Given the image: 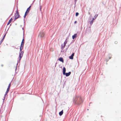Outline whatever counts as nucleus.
<instances>
[{"label": "nucleus", "mask_w": 121, "mask_h": 121, "mask_svg": "<svg viewBox=\"0 0 121 121\" xmlns=\"http://www.w3.org/2000/svg\"><path fill=\"white\" fill-rule=\"evenodd\" d=\"M83 100L84 99L81 97L77 96L74 99V102L76 104L80 105L82 103Z\"/></svg>", "instance_id": "obj_1"}, {"label": "nucleus", "mask_w": 121, "mask_h": 121, "mask_svg": "<svg viewBox=\"0 0 121 121\" xmlns=\"http://www.w3.org/2000/svg\"><path fill=\"white\" fill-rule=\"evenodd\" d=\"M20 17V15L19 14V13L17 11L15 15V18L14 20H15L19 18Z\"/></svg>", "instance_id": "obj_2"}, {"label": "nucleus", "mask_w": 121, "mask_h": 121, "mask_svg": "<svg viewBox=\"0 0 121 121\" xmlns=\"http://www.w3.org/2000/svg\"><path fill=\"white\" fill-rule=\"evenodd\" d=\"M24 53V52L23 51H21L19 55V57L20 58L19 60H20L21 58L23 56V54Z\"/></svg>", "instance_id": "obj_3"}, {"label": "nucleus", "mask_w": 121, "mask_h": 121, "mask_svg": "<svg viewBox=\"0 0 121 121\" xmlns=\"http://www.w3.org/2000/svg\"><path fill=\"white\" fill-rule=\"evenodd\" d=\"M39 35L41 37L43 38L45 36V34L43 32H40Z\"/></svg>", "instance_id": "obj_4"}, {"label": "nucleus", "mask_w": 121, "mask_h": 121, "mask_svg": "<svg viewBox=\"0 0 121 121\" xmlns=\"http://www.w3.org/2000/svg\"><path fill=\"white\" fill-rule=\"evenodd\" d=\"M74 53H73L71 56H69V58L70 59H73V56H74Z\"/></svg>", "instance_id": "obj_5"}, {"label": "nucleus", "mask_w": 121, "mask_h": 121, "mask_svg": "<svg viewBox=\"0 0 121 121\" xmlns=\"http://www.w3.org/2000/svg\"><path fill=\"white\" fill-rule=\"evenodd\" d=\"M66 69L65 67H64L63 69V73L64 75L65 74Z\"/></svg>", "instance_id": "obj_6"}, {"label": "nucleus", "mask_w": 121, "mask_h": 121, "mask_svg": "<svg viewBox=\"0 0 121 121\" xmlns=\"http://www.w3.org/2000/svg\"><path fill=\"white\" fill-rule=\"evenodd\" d=\"M71 73V72H69L68 73H65V76H66L67 77V76H69L70 74Z\"/></svg>", "instance_id": "obj_7"}, {"label": "nucleus", "mask_w": 121, "mask_h": 121, "mask_svg": "<svg viewBox=\"0 0 121 121\" xmlns=\"http://www.w3.org/2000/svg\"><path fill=\"white\" fill-rule=\"evenodd\" d=\"M77 34H74L72 36V38L73 39H74L75 38H76L77 36Z\"/></svg>", "instance_id": "obj_8"}, {"label": "nucleus", "mask_w": 121, "mask_h": 121, "mask_svg": "<svg viewBox=\"0 0 121 121\" xmlns=\"http://www.w3.org/2000/svg\"><path fill=\"white\" fill-rule=\"evenodd\" d=\"M31 7V6H30L28 8H27L26 12H27L28 13L29 11L30 10Z\"/></svg>", "instance_id": "obj_9"}, {"label": "nucleus", "mask_w": 121, "mask_h": 121, "mask_svg": "<svg viewBox=\"0 0 121 121\" xmlns=\"http://www.w3.org/2000/svg\"><path fill=\"white\" fill-rule=\"evenodd\" d=\"M24 39H23L22 40V42L21 43V46H23L24 43Z\"/></svg>", "instance_id": "obj_10"}, {"label": "nucleus", "mask_w": 121, "mask_h": 121, "mask_svg": "<svg viewBox=\"0 0 121 121\" xmlns=\"http://www.w3.org/2000/svg\"><path fill=\"white\" fill-rule=\"evenodd\" d=\"M59 60L60 61L62 62L63 63L64 62V60L63 58L62 57H60L59 59Z\"/></svg>", "instance_id": "obj_11"}, {"label": "nucleus", "mask_w": 121, "mask_h": 121, "mask_svg": "<svg viewBox=\"0 0 121 121\" xmlns=\"http://www.w3.org/2000/svg\"><path fill=\"white\" fill-rule=\"evenodd\" d=\"M12 20V18H11V19L9 20V21L7 25H9L11 22Z\"/></svg>", "instance_id": "obj_12"}, {"label": "nucleus", "mask_w": 121, "mask_h": 121, "mask_svg": "<svg viewBox=\"0 0 121 121\" xmlns=\"http://www.w3.org/2000/svg\"><path fill=\"white\" fill-rule=\"evenodd\" d=\"M67 41L66 40L65 41V42H64V47L63 48H64L65 45H66V43H67Z\"/></svg>", "instance_id": "obj_13"}, {"label": "nucleus", "mask_w": 121, "mask_h": 121, "mask_svg": "<svg viewBox=\"0 0 121 121\" xmlns=\"http://www.w3.org/2000/svg\"><path fill=\"white\" fill-rule=\"evenodd\" d=\"M63 110H62V111H61L60 112H59V115L60 116H61L63 114Z\"/></svg>", "instance_id": "obj_14"}, {"label": "nucleus", "mask_w": 121, "mask_h": 121, "mask_svg": "<svg viewBox=\"0 0 121 121\" xmlns=\"http://www.w3.org/2000/svg\"><path fill=\"white\" fill-rule=\"evenodd\" d=\"M23 46H20V51H21L22 50V49L23 48Z\"/></svg>", "instance_id": "obj_15"}, {"label": "nucleus", "mask_w": 121, "mask_h": 121, "mask_svg": "<svg viewBox=\"0 0 121 121\" xmlns=\"http://www.w3.org/2000/svg\"><path fill=\"white\" fill-rule=\"evenodd\" d=\"M94 20V18H93L92 20L90 22V24H92Z\"/></svg>", "instance_id": "obj_16"}, {"label": "nucleus", "mask_w": 121, "mask_h": 121, "mask_svg": "<svg viewBox=\"0 0 121 121\" xmlns=\"http://www.w3.org/2000/svg\"><path fill=\"white\" fill-rule=\"evenodd\" d=\"M4 39H3L2 38V39L0 41V44H1L2 43V42L4 40Z\"/></svg>", "instance_id": "obj_17"}, {"label": "nucleus", "mask_w": 121, "mask_h": 121, "mask_svg": "<svg viewBox=\"0 0 121 121\" xmlns=\"http://www.w3.org/2000/svg\"><path fill=\"white\" fill-rule=\"evenodd\" d=\"M11 83H10L9 84V86H8V88H10V87L11 86Z\"/></svg>", "instance_id": "obj_18"}, {"label": "nucleus", "mask_w": 121, "mask_h": 121, "mask_svg": "<svg viewBox=\"0 0 121 121\" xmlns=\"http://www.w3.org/2000/svg\"><path fill=\"white\" fill-rule=\"evenodd\" d=\"M79 14V13H78L77 12L76 13V16H77Z\"/></svg>", "instance_id": "obj_19"}, {"label": "nucleus", "mask_w": 121, "mask_h": 121, "mask_svg": "<svg viewBox=\"0 0 121 121\" xmlns=\"http://www.w3.org/2000/svg\"><path fill=\"white\" fill-rule=\"evenodd\" d=\"M8 92H9V91H6V92H5V95H7V93H8Z\"/></svg>", "instance_id": "obj_20"}, {"label": "nucleus", "mask_w": 121, "mask_h": 121, "mask_svg": "<svg viewBox=\"0 0 121 121\" xmlns=\"http://www.w3.org/2000/svg\"><path fill=\"white\" fill-rule=\"evenodd\" d=\"M6 34H5V35H4V36L3 38V39H4L5 37V36H6Z\"/></svg>", "instance_id": "obj_21"}, {"label": "nucleus", "mask_w": 121, "mask_h": 121, "mask_svg": "<svg viewBox=\"0 0 121 121\" xmlns=\"http://www.w3.org/2000/svg\"><path fill=\"white\" fill-rule=\"evenodd\" d=\"M9 89H10V88H7V91H9Z\"/></svg>", "instance_id": "obj_22"}, {"label": "nucleus", "mask_w": 121, "mask_h": 121, "mask_svg": "<svg viewBox=\"0 0 121 121\" xmlns=\"http://www.w3.org/2000/svg\"><path fill=\"white\" fill-rule=\"evenodd\" d=\"M28 13L27 12H26L25 13V15H27Z\"/></svg>", "instance_id": "obj_23"}, {"label": "nucleus", "mask_w": 121, "mask_h": 121, "mask_svg": "<svg viewBox=\"0 0 121 121\" xmlns=\"http://www.w3.org/2000/svg\"><path fill=\"white\" fill-rule=\"evenodd\" d=\"M26 15H24V18H25L26 17Z\"/></svg>", "instance_id": "obj_24"}, {"label": "nucleus", "mask_w": 121, "mask_h": 121, "mask_svg": "<svg viewBox=\"0 0 121 121\" xmlns=\"http://www.w3.org/2000/svg\"><path fill=\"white\" fill-rule=\"evenodd\" d=\"M77 22V21H75L74 22V23H76Z\"/></svg>", "instance_id": "obj_25"}, {"label": "nucleus", "mask_w": 121, "mask_h": 121, "mask_svg": "<svg viewBox=\"0 0 121 121\" xmlns=\"http://www.w3.org/2000/svg\"><path fill=\"white\" fill-rule=\"evenodd\" d=\"M111 57H109V59H111Z\"/></svg>", "instance_id": "obj_26"}, {"label": "nucleus", "mask_w": 121, "mask_h": 121, "mask_svg": "<svg viewBox=\"0 0 121 121\" xmlns=\"http://www.w3.org/2000/svg\"><path fill=\"white\" fill-rule=\"evenodd\" d=\"M97 16H98V15H96V17H97Z\"/></svg>", "instance_id": "obj_27"}]
</instances>
